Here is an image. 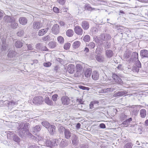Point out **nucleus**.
Here are the masks:
<instances>
[{
  "mask_svg": "<svg viewBox=\"0 0 148 148\" xmlns=\"http://www.w3.org/2000/svg\"><path fill=\"white\" fill-rule=\"evenodd\" d=\"M132 144L131 143H127L125 145L126 148H132Z\"/></svg>",
  "mask_w": 148,
  "mask_h": 148,
  "instance_id": "obj_55",
  "label": "nucleus"
},
{
  "mask_svg": "<svg viewBox=\"0 0 148 148\" xmlns=\"http://www.w3.org/2000/svg\"><path fill=\"white\" fill-rule=\"evenodd\" d=\"M74 65L71 64H69L68 66V72L70 74H72L73 73L74 71Z\"/></svg>",
  "mask_w": 148,
  "mask_h": 148,
  "instance_id": "obj_23",
  "label": "nucleus"
},
{
  "mask_svg": "<svg viewBox=\"0 0 148 148\" xmlns=\"http://www.w3.org/2000/svg\"><path fill=\"white\" fill-rule=\"evenodd\" d=\"M84 75L85 77L87 78H89L90 77L91 72L92 69L89 67L87 68L86 69H85L84 68Z\"/></svg>",
  "mask_w": 148,
  "mask_h": 148,
  "instance_id": "obj_12",
  "label": "nucleus"
},
{
  "mask_svg": "<svg viewBox=\"0 0 148 148\" xmlns=\"http://www.w3.org/2000/svg\"><path fill=\"white\" fill-rule=\"evenodd\" d=\"M24 33V32L23 30H21L17 33V34L18 36L21 37L23 35Z\"/></svg>",
  "mask_w": 148,
  "mask_h": 148,
  "instance_id": "obj_49",
  "label": "nucleus"
},
{
  "mask_svg": "<svg viewBox=\"0 0 148 148\" xmlns=\"http://www.w3.org/2000/svg\"><path fill=\"white\" fill-rule=\"evenodd\" d=\"M52 33L57 35L59 34L60 32V28L59 25L57 24H55L52 26L51 29Z\"/></svg>",
  "mask_w": 148,
  "mask_h": 148,
  "instance_id": "obj_5",
  "label": "nucleus"
},
{
  "mask_svg": "<svg viewBox=\"0 0 148 148\" xmlns=\"http://www.w3.org/2000/svg\"><path fill=\"white\" fill-rule=\"evenodd\" d=\"M26 45L27 47V50H32L33 49V47L32 46V44H27Z\"/></svg>",
  "mask_w": 148,
  "mask_h": 148,
  "instance_id": "obj_47",
  "label": "nucleus"
},
{
  "mask_svg": "<svg viewBox=\"0 0 148 148\" xmlns=\"http://www.w3.org/2000/svg\"><path fill=\"white\" fill-rule=\"evenodd\" d=\"M71 133L68 129H66L64 132V137L67 139L70 138L71 135Z\"/></svg>",
  "mask_w": 148,
  "mask_h": 148,
  "instance_id": "obj_22",
  "label": "nucleus"
},
{
  "mask_svg": "<svg viewBox=\"0 0 148 148\" xmlns=\"http://www.w3.org/2000/svg\"><path fill=\"white\" fill-rule=\"evenodd\" d=\"M49 45H51V47L53 48L55 47L56 46V43L53 42H50L49 44Z\"/></svg>",
  "mask_w": 148,
  "mask_h": 148,
  "instance_id": "obj_64",
  "label": "nucleus"
},
{
  "mask_svg": "<svg viewBox=\"0 0 148 148\" xmlns=\"http://www.w3.org/2000/svg\"><path fill=\"white\" fill-rule=\"evenodd\" d=\"M33 102L36 104H40L43 101V99L42 96H37L34 97L33 100Z\"/></svg>",
  "mask_w": 148,
  "mask_h": 148,
  "instance_id": "obj_4",
  "label": "nucleus"
},
{
  "mask_svg": "<svg viewBox=\"0 0 148 148\" xmlns=\"http://www.w3.org/2000/svg\"><path fill=\"white\" fill-rule=\"evenodd\" d=\"M59 144V142L58 140L55 139L52 140V142L49 140H47L46 143V146L51 148L53 147H56Z\"/></svg>",
  "mask_w": 148,
  "mask_h": 148,
  "instance_id": "obj_2",
  "label": "nucleus"
},
{
  "mask_svg": "<svg viewBox=\"0 0 148 148\" xmlns=\"http://www.w3.org/2000/svg\"><path fill=\"white\" fill-rule=\"evenodd\" d=\"M48 30L49 28L48 27L41 29L38 31V34L39 36H43L47 33Z\"/></svg>",
  "mask_w": 148,
  "mask_h": 148,
  "instance_id": "obj_14",
  "label": "nucleus"
},
{
  "mask_svg": "<svg viewBox=\"0 0 148 148\" xmlns=\"http://www.w3.org/2000/svg\"><path fill=\"white\" fill-rule=\"evenodd\" d=\"M92 78L94 80H97L99 78V73L97 71H94L92 74Z\"/></svg>",
  "mask_w": 148,
  "mask_h": 148,
  "instance_id": "obj_16",
  "label": "nucleus"
},
{
  "mask_svg": "<svg viewBox=\"0 0 148 148\" xmlns=\"http://www.w3.org/2000/svg\"><path fill=\"white\" fill-rule=\"evenodd\" d=\"M10 23V27L12 29H15L18 26V24L16 22L15 19L11 22Z\"/></svg>",
  "mask_w": 148,
  "mask_h": 148,
  "instance_id": "obj_25",
  "label": "nucleus"
},
{
  "mask_svg": "<svg viewBox=\"0 0 148 148\" xmlns=\"http://www.w3.org/2000/svg\"><path fill=\"white\" fill-rule=\"evenodd\" d=\"M81 26L84 30H87L89 28V24L87 21H83L82 23Z\"/></svg>",
  "mask_w": 148,
  "mask_h": 148,
  "instance_id": "obj_15",
  "label": "nucleus"
},
{
  "mask_svg": "<svg viewBox=\"0 0 148 148\" xmlns=\"http://www.w3.org/2000/svg\"><path fill=\"white\" fill-rule=\"evenodd\" d=\"M18 21L20 24L24 25L27 23V20L26 17H22L19 18Z\"/></svg>",
  "mask_w": 148,
  "mask_h": 148,
  "instance_id": "obj_17",
  "label": "nucleus"
},
{
  "mask_svg": "<svg viewBox=\"0 0 148 148\" xmlns=\"http://www.w3.org/2000/svg\"><path fill=\"white\" fill-rule=\"evenodd\" d=\"M38 145V146H37V144H36V145H35L33 144L32 145L30 146L29 148H37V147H42L41 145L39 144Z\"/></svg>",
  "mask_w": 148,
  "mask_h": 148,
  "instance_id": "obj_48",
  "label": "nucleus"
},
{
  "mask_svg": "<svg viewBox=\"0 0 148 148\" xmlns=\"http://www.w3.org/2000/svg\"><path fill=\"white\" fill-rule=\"evenodd\" d=\"M41 129V126L40 125H38L33 127V130L34 132H36L40 131Z\"/></svg>",
  "mask_w": 148,
  "mask_h": 148,
  "instance_id": "obj_33",
  "label": "nucleus"
},
{
  "mask_svg": "<svg viewBox=\"0 0 148 148\" xmlns=\"http://www.w3.org/2000/svg\"><path fill=\"white\" fill-rule=\"evenodd\" d=\"M51 64L50 62H45L43 63V66L45 67H48L51 65Z\"/></svg>",
  "mask_w": 148,
  "mask_h": 148,
  "instance_id": "obj_58",
  "label": "nucleus"
},
{
  "mask_svg": "<svg viewBox=\"0 0 148 148\" xmlns=\"http://www.w3.org/2000/svg\"><path fill=\"white\" fill-rule=\"evenodd\" d=\"M58 95L57 94H55L52 96V99L53 101H56Z\"/></svg>",
  "mask_w": 148,
  "mask_h": 148,
  "instance_id": "obj_59",
  "label": "nucleus"
},
{
  "mask_svg": "<svg viewBox=\"0 0 148 148\" xmlns=\"http://www.w3.org/2000/svg\"><path fill=\"white\" fill-rule=\"evenodd\" d=\"M29 123H26L24 124L23 127H22L23 124H20L19 125L20 128L19 131V135L21 137L23 136H25L28 133H29L28 126Z\"/></svg>",
  "mask_w": 148,
  "mask_h": 148,
  "instance_id": "obj_1",
  "label": "nucleus"
},
{
  "mask_svg": "<svg viewBox=\"0 0 148 148\" xmlns=\"http://www.w3.org/2000/svg\"><path fill=\"white\" fill-rule=\"evenodd\" d=\"M140 55L143 58L148 57V51L146 49H143L141 50L140 52Z\"/></svg>",
  "mask_w": 148,
  "mask_h": 148,
  "instance_id": "obj_19",
  "label": "nucleus"
},
{
  "mask_svg": "<svg viewBox=\"0 0 148 148\" xmlns=\"http://www.w3.org/2000/svg\"><path fill=\"white\" fill-rule=\"evenodd\" d=\"M44 101L47 104L49 105L52 106L53 104L52 101L48 97H45Z\"/></svg>",
  "mask_w": 148,
  "mask_h": 148,
  "instance_id": "obj_29",
  "label": "nucleus"
},
{
  "mask_svg": "<svg viewBox=\"0 0 148 148\" xmlns=\"http://www.w3.org/2000/svg\"><path fill=\"white\" fill-rule=\"evenodd\" d=\"M103 46L106 48L108 49L110 48V43L109 42H106L105 44L103 45Z\"/></svg>",
  "mask_w": 148,
  "mask_h": 148,
  "instance_id": "obj_45",
  "label": "nucleus"
},
{
  "mask_svg": "<svg viewBox=\"0 0 148 148\" xmlns=\"http://www.w3.org/2000/svg\"><path fill=\"white\" fill-rule=\"evenodd\" d=\"M146 111L144 109H142L140 111V116L142 118L145 117L146 115Z\"/></svg>",
  "mask_w": 148,
  "mask_h": 148,
  "instance_id": "obj_30",
  "label": "nucleus"
},
{
  "mask_svg": "<svg viewBox=\"0 0 148 148\" xmlns=\"http://www.w3.org/2000/svg\"><path fill=\"white\" fill-rule=\"evenodd\" d=\"M111 37L110 35L108 34H101L100 37L101 40L104 41L108 40H110Z\"/></svg>",
  "mask_w": 148,
  "mask_h": 148,
  "instance_id": "obj_8",
  "label": "nucleus"
},
{
  "mask_svg": "<svg viewBox=\"0 0 148 148\" xmlns=\"http://www.w3.org/2000/svg\"><path fill=\"white\" fill-rule=\"evenodd\" d=\"M83 64H77L76 66V72L75 74V77H79L81 75L82 71L83 69Z\"/></svg>",
  "mask_w": 148,
  "mask_h": 148,
  "instance_id": "obj_3",
  "label": "nucleus"
},
{
  "mask_svg": "<svg viewBox=\"0 0 148 148\" xmlns=\"http://www.w3.org/2000/svg\"><path fill=\"white\" fill-rule=\"evenodd\" d=\"M66 35L69 37H71L73 36L74 32L73 30L71 29H69L66 32Z\"/></svg>",
  "mask_w": 148,
  "mask_h": 148,
  "instance_id": "obj_36",
  "label": "nucleus"
},
{
  "mask_svg": "<svg viewBox=\"0 0 148 148\" xmlns=\"http://www.w3.org/2000/svg\"><path fill=\"white\" fill-rule=\"evenodd\" d=\"M132 57L134 60H136L138 58V55L137 53L136 52H133L132 54Z\"/></svg>",
  "mask_w": 148,
  "mask_h": 148,
  "instance_id": "obj_39",
  "label": "nucleus"
},
{
  "mask_svg": "<svg viewBox=\"0 0 148 148\" xmlns=\"http://www.w3.org/2000/svg\"><path fill=\"white\" fill-rule=\"evenodd\" d=\"M74 30L75 32L79 35H82L83 34V29L79 26H76L74 29Z\"/></svg>",
  "mask_w": 148,
  "mask_h": 148,
  "instance_id": "obj_10",
  "label": "nucleus"
},
{
  "mask_svg": "<svg viewBox=\"0 0 148 148\" xmlns=\"http://www.w3.org/2000/svg\"><path fill=\"white\" fill-rule=\"evenodd\" d=\"M137 67H138L139 69V68H141V63L138 60H137L136 62V66Z\"/></svg>",
  "mask_w": 148,
  "mask_h": 148,
  "instance_id": "obj_51",
  "label": "nucleus"
},
{
  "mask_svg": "<svg viewBox=\"0 0 148 148\" xmlns=\"http://www.w3.org/2000/svg\"><path fill=\"white\" fill-rule=\"evenodd\" d=\"M100 49L99 48H97L96 50H95V53L97 54V55L98 54H101L100 53H101V51L100 50Z\"/></svg>",
  "mask_w": 148,
  "mask_h": 148,
  "instance_id": "obj_60",
  "label": "nucleus"
},
{
  "mask_svg": "<svg viewBox=\"0 0 148 148\" xmlns=\"http://www.w3.org/2000/svg\"><path fill=\"white\" fill-rule=\"evenodd\" d=\"M1 38L2 39V49L4 50H6L8 47V45L6 43V39L5 37L2 39L1 37Z\"/></svg>",
  "mask_w": 148,
  "mask_h": 148,
  "instance_id": "obj_21",
  "label": "nucleus"
},
{
  "mask_svg": "<svg viewBox=\"0 0 148 148\" xmlns=\"http://www.w3.org/2000/svg\"><path fill=\"white\" fill-rule=\"evenodd\" d=\"M42 23L39 21H34L32 26V28L34 29H38L42 26Z\"/></svg>",
  "mask_w": 148,
  "mask_h": 148,
  "instance_id": "obj_9",
  "label": "nucleus"
},
{
  "mask_svg": "<svg viewBox=\"0 0 148 148\" xmlns=\"http://www.w3.org/2000/svg\"><path fill=\"white\" fill-rule=\"evenodd\" d=\"M79 88L83 90H88L90 89L88 87H86L82 86H79Z\"/></svg>",
  "mask_w": 148,
  "mask_h": 148,
  "instance_id": "obj_54",
  "label": "nucleus"
},
{
  "mask_svg": "<svg viewBox=\"0 0 148 148\" xmlns=\"http://www.w3.org/2000/svg\"><path fill=\"white\" fill-rule=\"evenodd\" d=\"M15 135L14 132L10 131H8L7 133V136L8 138L10 139H12Z\"/></svg>",
  "mask_w": 148,
  "mask_h": 148,
  "instance_id": "obj_31",
  "label": "nucleus"
},
{
  "mask_svg": "<svg viewBox=\"0 0 148 148\" xmlns=\"http://www.w3.org/2000/svg\"><path fill=\"white\" fill-rule=\"evenodd\" d=\"M96 60L100 62H103L105 61V58L104 56L101 54L97 55L95 56Z\"/></svg>",
  "mask_w": 148,
  "mask_h": 148,
  "instance_id": "obj_11",
  "label": "nucleus"
},
{
  "mask_svg": "<svg viewBox=\"0 0 148 148\" xmlns=\"http://www.w3.org/2000/svg\"><path fill=\"white\" fill-rule=\"evenodd\" d=\"M66 129L63 127L62 126H59L58 128V131L61 134H62L63 132L65 131Z\"/></svg>",
  "mask_w": 148,
  "mask_h": 148,
  "instance_id": "obj_40",
  "label": "nucleus"
},
{
  "mask_svg": "<svg viewBox=\"0 0 148 148\" xmlns=\"http://www.w3.org/2000/svg\"><path fill=\"white\" fill-rule=\"evenodd\" d=\"M55 127L54 125H51L49 129V131L50 133L51 134L53 135L54 134L55 132Z\"/></svg>",
  "mask_w": 148,
  "mask_h": 148,
  "instance_id": "obj_38",
  "label": "nucleus"
},
{
  "mask_svg": "<svg viewBox=\"0 0 148 148\" xmlns=\"http://www.w3.org/2000/svg\"><path fill=\"white\" fill-rule=\"evenodd\" d=\"M51 38V36L49 35H47L46 36L43 37L42 38V40L45 41H47L49 40Z\"/></svg>",
  "mask_w": 148,
  "mask_h": 148,
  "instance_id": "obj_43",
  "label": "nucleus"
},
{
  "mask_svg": "<svg viewBox=\"0 0 148 148\" xmlns=\"http://www.w3.org/2000/svg\"><path fill=\"white\" fill-rule=\"evenodd\" d=\"M70 43H69L65 44L64 45V49L66 50L69 49L70 47Z\"/></svg>",
  "mask_w": 148,
  "mask_h": 148,
  "instance_id": "obj_52",
  "label": "nucleus"
},
{
  "mask_svg": "<svg viewBox=\"0 0 148 148\" xmlns=\"http://www.w3.org/2000/svg\"><path fill=\"white\" fill-rule=\"evenodd\" d=\"M57 40L58 42L61 44L63 43L64 41L63 38L61 36L58 37Z\"/></svg>",
  "mask_w": 148,
  "mask_h": 148,
  "instance_id": "obj_44",
  "label": "nucleus"
},
{
  "mask_svg": "<svg viewBox=\"0 0 148 148\" xmlns=\"http://www.w3.org/2000/svg\"><path fill=\"white\" fill-rule=\"evenodd\" d=\"M15 18L11 16L7 15L4 17V19L5 22L11 23Z\"/></svg>",
  "mask_w": 148,
  "mask_h": 148,
  "instance_id": "obj_18",
  "label": "nucleus"
},
{
  "mask_svg": "<svg viewBox=\"0 0 148 148\" xmlns=\"http://www.w3.org/2000/svg\"><path fill=\"white\" fill-rule=\"evenodd\" d=\"M53 10L54 12L56 13L59 12V9L57 7H54L53 8Z\"/></svg>",
  "mask_w": 148,
  "mask_h": 148,
  "instance_id": "obj_62",
  "label": "nucleus"
},
{
  "mask_svg": "<svg viewBox=\"0 0 148 148\" xmlns=\"http://www.w3.org/2000/svg\"><path fill=\"white\" fill-rule=\"evenodd\" d=\"M80 42L78 41H75L73 44V48L75 49L79 47L80 45Z\"/></svg>",
  "mask_w": 148,
  "mask_h": 148,
  "instance_id": "obj_32",
  "label": "nucleus"
},
{
  "mask_svg": "<svg viewBox=\"0 0 148 148\" xmlns=\"http://www.w3.org/2000/svg\"><path fill=\"white\" fill-rule=\"evenodd\" d=\"M95 44L93 42H91L86 45V46L88 47L90 49L94 48L95 47Z\"/></svg>",
  "mask_w": 148,
  "mask_h": 148,
  "instance_id": "obj_35",
  "label": "nucleus"
},
{
  "mask_svg": "<svg viewBox=\"0 0 148 148\" xmlns=\"http://www.w3.org/2000/svg\"><path fill=\"white\" fill-rule=\"evenodd\" d=\"M23 45V43L20 41H17L15 43V46L17 48H21Z\"/></svg>",
  "mask_w": 148,
  "mask_h": 148,
  "instance_id": "obj_34",
  "label": "nucleus"
},
{
  "mask_svg": "<svg viewBox=\"0 0 148 148\" xmlns=\"http://www.w3.org/2000/svg\"><path fill=\"white\" fill-rule=\"evenodd\" d=\"M14 141L17 142V143L19 142L20 141V139L16 135L12 138Z\"/></svg>",
  "mask_w": 148,
  "mask_h": 148,
  "instance_id": "obj_46",
  "label": "nucleus"
},
{
  "mask_svg": "<svg viewBox=\"0 0 148 148\" xmlns=\"http://www.w3.org/2000/svg\"><path fill=\"white\" fill-rule=\"evenodd\" d=\"M90 37L88 35H86L83 38V40L85 42H88L90 40Z\"/></svg>",
  "mask_w": 148,
  "mask_h": 148,
  "instance_id": "obj_42",
  "label": "nucleus"
},
{
  "mask_svg": "<svg viewBox=\"0 0 148 148\" xmlns=\"http://www.w3.org/2000/svg\"><path fill=\"white\" fill-rule=\"evenodd\" d=\"M18 56V53L14 50H11L9 51L8 56L9 58L14 59L15 58Z\"/></svg>",
  "mask_w": 148,
  "mask_h": 148,
  "instance_id": "obj_6",
  "label": "nucleus"
},
{
  "mask_svg": "<svg viewBox=\"0 0 148 148\" xmlns=\"http://www.w3.org/2000/svg\"><path fill=\"white\" fill-rule=\"evenodd\" d=\"M66 145V143L63 140H62L61 141V142L60 143V145L62 147H65Z\"/></svg>",
  "mask_w": 148,
  "mask_h": 148,
  "instance_id": "obj_57",
  "label": "nucleus"
},
{
  "mask_svg": "<svg viewBox=\"0 0 148 148\" xmlns=\"http://www.w3.org/2000/svg\"><path fill=\"white\" fill-rule=\"evenodd\" d=\"M106 76L104 74L101 79V80L102 81H104L106 80Z\"/></svg>",
  "mask_w": 148,
  "mask_h": 148,
  "instance_id": "obj_63",
  "label": "nucleus"
},
{
  "mask_svg": "<svg viewBox=\"0 0 148 148\" xmlns=\"http://www.w3.org/2000/svg\"><path fill=\"white\" fill-rule=\"evenodd\" d=\"M112 77L114 81L116 83L120 84L122 82L121 79L116 74H113L112 75Z\"/></svg>",
  "mask_w": 148,
  "mask_h": 148,
  "instance_id": "obj_13",
  "label": "nucleus"
},
{
  "mask_svg": "<svg viewBox=\"0 0 148 148\" xmlns=\"http://www.w3.org/2000/svg\"><path fill=\"white\" fill-rule=\"evenodd\" d=\"M131 55V52L128 49L127 50L123 55V58L125 59L129 58Z\"/></svg>",
  "mask_w": 148,
  "mask_h": 148,
  "instance_id": "obj_26",
  "label": "nucleus"
},
{
  "mask_svg": "<svg viewBox=\"0 0 148 148\" xmlns=\"http://www.w3.org/2000/svg\"><path fill=\"white\" fill-rule=\"evenodd\" d=\"M129 124V123L128 122V121L126 120L122 123L121 125L123 127H127L128 126Z\"/></svg>",
  "mask_w": 148,
  "mask_h": 148,
  "instance_id": "obj_53",
  "label": "nucleus"
},
{
  "mask_svg": "<svg viewBox=\"0 0 148 148\" xmlns=\"http://www.w3.org/2000/svg\"><path fill=\"white\" fill-rule=\"evenodd\" d=\"M61 100L62 103L63 105H67L70 103V100L69 98L66 96L62 97Z\"/></svg>",
  "mask_w": 148,
  "mask_h": 148,
  "instance_id": "obj_7",
  "label": "nucleus"
},
{
  "mask_svg": "<svg viewBox=\"0 0 148 148\" xmlns=\"http://www.w3.org/2000/svg\"><path fill=\"white\" fill-rule=\"evenodd\" d=\"M71 140L72 141V143L73 145H77L79 140L77 137L75 135H74L73 136Z\"/></svg>",
  "mask_w": 148,
  "mask_h": 148,
  "instance_id": "obj_24",
  "label": "nucleus"
},
{
  "mask_svg": "<svg viewBox=\"0 0 148 148\" xmlns=\"http://www.w3.org/2000/svg\"><path fill=\"white\" fill-rule=\"evenodd\" d=\"M114 90L113 88H108L102 89L101 91L104 93H108L113 91Z\"/></svg>",
  "mask_w": 148,
  "mask_h": 148,
  "instance_id": "obj_28",
  "label": "nucleus"
},
{
  "mask_svg": "<svg viewBox=\"0 0 148 148\" xmlns=\"http://www.w3.org/2000/svg\"><path fill=\"white\" fill-rule=\"evenodd\" d=\"M91 31L94 34H96L98 32V30L96 27H93L91 29Z\"/></svg>",
  "mask_w": 148,
  "mask_h": 148,
  "instance_id": "obj_56",
  "label": "nucleus"
},
{
  "mask_svg": "<svg viewBox=\"0 0 148 148\" xmlns=\"http://www.w3.org/2000/svg\"><path fill=\"white\" fill-rule=\"evenodd\" d=\"M58 2L60 4L63 5L65 2V0H58Z\"/></svg>",
  "mask_w": 148,
  "mask_h": 148,
  "instance_id": "obj_61",
  "label": "nucleus"
},
{
  "mask_svg": "<svg viewBox=\"0 0 148 148\" xmlns=\"http://www.w3.org/2000/svg\"><path fill=\"white\" fill-rule=\"evenodd\" d=\"M84 7L86 10L88 11H91L92 10H95V8H92L89 6V4H86L84 6Z\"/></svg>",
  "mask_w": 148,
  "mask_h": 148,
  "instance_id": "obj_41",
  "label": "nucleus"
},
{
  "mask_svg": "<svg viewBox=\"0 0 148 148\" xmlns=\"http://www.w3.org/2000/svg\"><path fill=\"white\" fill-rule=\"evenodd\" d=\"M127 93L126 91H118L116 92L114 95L115 96H122Z\"/></svg>",
  "mask_w": 148,
  "mask_h": 148,
  "instance_id": "obj_27",
  "label": "nucleus"
},
{
  "mask_svg": "<svg viewBox=\"0 0 148 148\" xmlns=\"http://www.w3.org/2000/svg\"><path fill=\"white\" fill-rule=\"evenodd\" d=\"M132 71L134 72L137 73L139 71V69L136 66H134L133 67Z\"/></svg>",
  "mask_w": 148,
  "mask_h": 148,
  "instance_id": "obj_50",
  "label": "nucleus"
},
{
  "mask_svg": "<svg viewBox=\"0 0 148 148\" xmlns=\"http://www.w3.org/2000/svg\"><path fill=\"white\" fill-rule=\"evenodd\" d=\"M42 124L47 128H49L50 126V124L45 121L42 122Z\"/></svg>",
  "mask_w": 148,
  "mask_h": 148,
  "instance_id": "obj_37",
  "label": "nucleus"
},
{
  "mask_svg": "<svg viewBox=\"0 0 148 148\" xmlns=\"http://www.w3.org/2000/svg\"><path fill=\"white\" fill-rule=\"evenodd\" d=\"M114 53L111 50H107L106 51L105 55L108 58H111L113 55Z\"/></svg>",
  "mask_w": 148,
  "mask_h": 148,
  "instance_id": "obj_20",
  "label": "nucleus"
}]
</instances>
